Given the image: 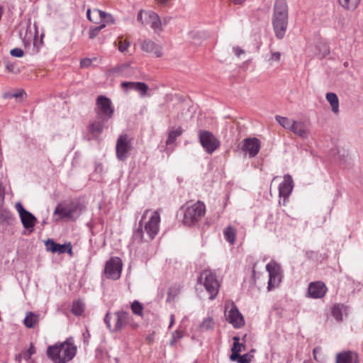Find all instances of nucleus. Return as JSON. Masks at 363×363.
<instances>
[{
  "label": "nucleus",
  "mask_w": 363,
  "mask_h": 363,
  "mask_svg": "<svg viewBox=\"0 0 363 363\" xmlns=\"http://www.w3.org/2000/svg\"><path fill=\"white\" fill-rule=\"evenodd\" d=\"M150 210L144 211L141 220L138 223L137 229L133 234V241L140 243L143 242H150L157 235L160 228V216L157 211L152 212L147 222L145 223L143 230V220L147 217Z\"/></svg>",
  "instance_id": "1"
},
{
  "label": "nucleus",
  "mask_w": 363,
  "mask_h": 363,
  "mask_svg": "<svg viewBox=\"0 0 363 363\" xmlns=\"http://www.w3.org/2000/svg\"><path fill=\"white\" fill-rule=\"evenodd\" d=\"M77 350L74 340L70 337L62 342L48 346L46 354L54 363H67L74 357Z\"/></svg>",
  "instance_id": "2"
},
{
  "label": "nucleus",
  "mask_w": 363,
  "mask_h": 363,
  "mask_svg": "<svg viewBox=\"0 0 363 363\" xmlns=\"http://www.w3.org/2000/svg\"><path fill=\"white\" fill-rule=\"evenodd\" d=\"M289 7L286 0H275L273 8L272 26L276 37L282 39L288 26Z\"/></svg>",
  "instance_id": "3"
},
{
  "label": "nucleus",
  "mask_w": 363,
  "mask_h": 363,
  "mask_svg": "<svg viewBox=\"0 0 363 363\" xmlns=\"http://www.w3.org/2000/svg\"><path fill=\"white\" fill-rule=\"evenodd\" d=\"M197 282L205 288L209 294V298L211 300L216 297L220 284L214 272L209 269L202 271L198 277Z\"/></svg>",
  "instance_id": "4"
},
{
  "label": "nucleus",
  "mask_w": 363,
  "mask_h": 363,
  "mask_svg": "<svg viewBox=\"0 0 363 363\" xmlns=\"http://www.w3.org/2000/svg\"><path fill=\"white\" fill-rule=\"evenodd\" d=\"M115 325L111 328V316L109 313H107L104 318V323L110 331L113 333L121 332L125 326L130 325L133 318L130 313L124 311H118L114 313Z\"/></svg>",
  "instance_id": "5"
},
{
  "label": "nucleus",
  "mask_w": 363,
  "mask_h": 363,
  "mask_svg": "<svg viewBox=\"0 0 363 363\" xmlns=\"http://www.w3.org/2000/svg\"><path fill=\"white\" fill-rule=\"evenodd\" d=\"M205 211V205L200 201L187 207L184 212V224L188 226L194 225L204 216Z\"/></svg>",
  "instance_id": "6"
},
{
  "label": "nucleus",
  "mask_w": 363,
  "mask_h": 363,
  "mask_svg": "<svg viewBox=\"0 0 363 363\" xmlns=\"http://www.w3.org/2000/svg\"><path fill=\"white\" fill-rule=\"evenodd\" d=\"M94 111L98 118L108 121L114 113L111 99L103 95L99 96L96 101Z\"/></svg>",
  "instance_id": "7"
},
{
  "label": "nucleus",
  "mask_w": 363,
  "mask_h": 363,
  "mask_svg": "<svg viewBox=\"0 0 363 363\" xmlns=\"http://www.w3.org/2000/svg\"><path fill=\"white\" fill-rule=\"evenodd\" d=\"M81 212L79 205L74 202L59 203L54 211L55 215L59 216L60 219L68 218L75 220Z\"/></svg>",
  "instance_id": "8"
},
{
  "label": "nucleus",
  "mask_w": 363,
  "mask_h": 363,
  "mask_svg": "<svg viewBox=\"0 0 363 363\" xmlns=\"http://www.w3.org/2000/svg\"><path fill=\"white\" fill-rule=\"evenodd\" d=\"M132 150L131 139L127 134L120 135L116 145V157L120 161H125L129 157Z\"/></svg>",
  "instance_id": "9"
},
{
  "label": "nucleus",
  "mask_w": 363,
  "mask_h": 363,
  "mask_svg": "<svg viewBox=\"0 0 363 363\" xmlns=\"http://www.w3.org/2000/svg\"><path fill=\"white\" fill-rule=\"evenodd\" d=\"M122 260L118 257H111L106 262L104 274L107 279L118 280L121 275Z\"/></svg>",
  "instance_id": "10"
},
{
  "label": "nucleus",
  "mask_w": 363,
  "mask_h": 363,
  "mask_svg": "<svg viewBox=\"0 0 363 363\" xmlns=\"http://www.w3.org/2000/svg\"><path fill=\"white\" fill-rule=\"evenodd\" d=\"M199 137L201 145L208 154H212L220 146V141L208 130H200Z\"/></svg>",
  "instance_id": "11"
},
{
  "label": "nucleus",
  "mask_w": 363,
  "mask_h": 363,
  "mask_svg": "<svg viewBox=\"0 0 363 363\" xmlns=\"http://www.w3.org/2000/svg\"><path fill=\"white\" fill-rule=\"evenodd\" d=\"M266 269L269 273L267 289L271 291L278 287L281 281V268L275 262H270L267 264Z\"/></svg>",
  "instance_id": "12"
},
{
  "label": "nucleus",
  "mask_w": 363,
  "mask_h": 363,
  "mask_svg": "<svg viewBox=\"0 0 363 363\" xmlns=\"http://www.w3.org/2000/svg\"><path fill=\"white\" fill-rule=\"evenodd\" d=\"M15 207L19 214L23 226L26 229L33 228L37 220L35 216L26 210L20 202L16 203Z\"/></svg>",
  "instance_id": "13"
},
{
  "label": "nucleus",
  "mask_w": 363,
  "mask_h": 363,
  "mask_svg": "<svg viewBox=\"0 0 363 363\" xmlns=\"http://www.w3.org/2000/svg\"><path fill=\"white\" fill-rule=\"evenodd\" d=\"M241 150L248 153L250 157H255L260 150V141L256 138H248L242 140Z\"/></svg>",
  "instance_id": "14"
},
{
  "label": "nucleus",
  "mask_w": 363,
  "mask_h": 363,
  "mask_svg": "<svg viewBox=\"0 0 363 363\" xmlns=\"http://www.w3.org/2000/svg\"><path fill=\"white\" fill-rule=\"evenodd\" d=\"M328 291L325 284L320 281L309 284L308 287V296L312 298H321Z\"/></svg>",
  "instance_id": "15"
},
{
  "label": "nucleus",
  "mask_w": 363,
  "mask_h": 363,
  "mask_svg": "<svg viewBox=\"0 0 363 363\" xmlns=\"http://www.w3.org/2000/svg\"><path fill=\"white\" fill-rule=\"evenodd\" d=\"M226 319L235 328H240L245 325L243 316L235 305L227 312Z\"/></svg>",
  "instance_id": "16"
},
{
  "label": "nucleus",
  "mask_w": 363,
  "mask_h": 363,
  "mask_svg": "<svg viewBox=\"0 0 363 363\" xmlns=\"http://www.w3.org/2000/svg\"><path fill=\"white\" fill-rule=\"evenodd\" d=\"M294 187L293 179L291 175L286 174L284 181L279 186V197L284 198V201L289 196Z\"/></svg>",
  "instance_id": "17"
},
{
  "label": "nucleus",
  "mask_w": 363,
  "mask_h": 363,
  "mask_svg": "<svg viewBox=\"0 0 363 363\" xmlns=\"http://www.w3.org/2000/svg\"><path fill=\"white\" fill-rule=\"evenodd\" d=\"M140 47L143 51L150 54H153L157 57H160L162 55V47L151 40H144Z\"/></svg>",
  "instance_id": "18"
},
{
  "label": "nucleus",
  "mask_w": 363,
  "mask_h": 363,
  "mask_svg": "<svg viewBox=\"0 0 363 363\" xmlns=\"http://www.w3.org/2000/svg\"><path fill=\"white\" fill-rule=\"evenodd\" d=\"M121 87L126 91L130 89L135 90L139 92L142 96H145L148 90V86L145 83L138 82H123L121 83Z\"/></svg>",
  "instance_id": "19"
},
{
  "label": "nucleus",
  "mask_w": 363,
  "mask_h": 363,
  "mask_svg": "<svg viewBox=\"0 0 363 363\" xmlns=\"http://www.w3.org/2000/svg\"><path fill=\"white\" fill-rule=\"evenodd\" d=\"M336 363H358V356L352 351L339 352L336 356Z\"/></svg>",
  "instance_id": "20"
},
{
  "label": "nucleus",
  "mask_w": 363,
  "mask_h": 363,
  "mask_svg": "<svg viewBox=\"0 0 363 363\" xmlns=\"http://www.w3.org/2000/svg\"><path fill=\"white\" fill-rule=\"evenodd\" d=\"M108 121V120H104V118H98L90 122L89 125V130L91 134H101L105 126V123Z\"/></svg>",
  "instance_id": "21"
},
{
  "label": "nucleus",
  "mask_w": 363,
  "mask_h": 363,
  "mask_svg": "<svg viewBox=\"0 0 363 363\" xmlns=\"http://www.w3.org/2000/svg\"><path fill=\"white\" fill-rule=\"evenodd\" d=\"M290 131L302 138H307L308 135L306 125L301 121H294V124Z\"/></svg>",
  "instance_id": "22"
},
{
  "label": "nucleus",
  "mask_w": 363,
  "mask_h": 363,
  "mask_svg": "<svg viewBox=\"0 0 363 363\" xmlns=\"http://www.w3.org/2000/svg\"><path fill=\"white\" fill-rule=\"evenodd\" d=\"M40 320V315L32 311L26 312L23 320L25 326L28 328H34Z\"/></svg>",
  "instance_id": "23"
},
{
  "label": "nucleus",
  "mask_w": 363,
  "mask_h": 363,
  "mask_svg": "<svg viewBox=\"0 0 363 363\" xmlns=\"http://www.w3.org/2000/svg\"><path fill=\"white\" fill-rule=\"evenodd\" d=\"M325 99L331 106L332 111L335 114L339 113V99L335 93L328 92L325 95Z\"/></svg>",
  "instance_id": "24"
},
{
  "label": "nucleus",
  "mask_w": 363,
  "mask_h": 363,
  "mask_svg": "<svg viewBox=\"0 0 363 363\" xmlns=\"http://www.w3.org/2000/svg\"><path fill=\"white\" fill-rule=\"evenodd\" d=\"M337 1L343 9L354 11L359 6L361 0H337Z\"/></svg>",
  "instance_id": "25"
},
{
  "label": "nucleus",
  "mask_w": 363,
  "mask_h": 363,
  "mask_svg": "<svg viewBox=\"0 0 363 363\" xmlns=\"http://www.w3.org/2000/svg\"><path fill=\"white\" fill-rule=\"evenodd\" d=\"M94 14H97L99 16L100 20L104 21V23L106 24H114L115 18L114 17L109 13H106L104 11H101L99 9H94L92 11Z\"/></svg>",
  "instance_id": "26"
},
{
  "label": "nucleus",
  "mask_w": 363,
  "mask_h": 363,
  "mask_svg": "<svg viewBox=\"0 0 363 363\" xmlns=\"http://www.w3.org/2000/svg\"><path fill=\"white\" fill-rule=\"evenodd\" d=\"M347 307L341 303H336L332 308V315L337 321L342 320L343 312L346 311Z\"/></svg>",
  "instance_id": "27"
},
{
  "label": "nucleus",
  "mask_w": 363,
  "mask_h": 363,
  "mask_svg": "<svg viewBox=\"0 0 363 363\" xmlns=\"http://www.w3.org/2000/svg\"><path fill=\"white\" fill-rule=\"evenodd\" d=\"M182 289L179 284H174L171 286L167 291V302H172L179 295Z\"/></svg>",
  "instance_id": "28"
},
{
  "label": "nucleus",
  "mask_w": 363,
  "mask_h": 363,
  "mask_svg": "<svg viewBox=\"0 0 363 363\" xmlns=\"http://www.w3.org/2000/svg\"><path fill=\"white\" fill-rule=\"evenodd\" d=\"M275 120L284 128L289 130H291L292 125L294 124V121H295L294 120L281 116H276Z\"/></svg>",
  "instance_id": "29"
},
{
  "label": "nucleus",
  "mask_w": 363,
  "mask_h": 363,
  "mask_svg": "<svg viewBox=\"0 0 363 363\" xmlns=\"http://www.w3.org/2000/svg\"><path fill=\"white\" fill-rule=\"evenodd\" d=\"M223 234L226 241L229 242L230 244H234L236 236V230L234 228L228 226L225 228Z\"/></svg>",
  "instance_id": "30"
},
{
  "label": "nucleus",
  "mask_w": 363,
  "mask_h": 363,
  "mask_svg": "<svg viewBox=\"0 0 363 363\" xmlns=\"http://www.w3.org/2000/svg\"><path fill=\"white\" fill-rule=\"evenodd\" d=\"M11 212L6 209L0 208V223L10 224L13 220Z\"/></svg>",
  "instance_id": "31"
},
{
  "label": "nucleus",
  "mask_w": 363,
  "mask_h": 363,
  "mask_svg": "<svg viewBox=\"0 0 363 363\" xmlns=\"http://www.w3.org/2000/svg\"><path fill=\"white\" fill-rule=\"evenodd\" d=\"M183 133V130L181 127L177 128L175 130H172L169 133L168 138L166 141L167 145L174 143L177 137L180 136Z\"/></svg>",
  "instance_id": "32"
},
{
  "label": "nucleus",
  "mask_w": 363,
  "mask_h": 363,
  "mask_svg": "<svg viewBox=\"0 0 363 363\" xmlns=\"http://www.w3.org/2000/svg\"><path fill=\"white\" fill-rule=\"evenodd\" d=\"M215 325V323L212 318L208 317L202 321L199 325V329L201 331H207L213 330Z\"/></svg>",
  "instance_id": "33"
},
{
  "label": "nucleus",
  "mask_w": 363,
  "mask_h": 363,
  "mask_svg": "<svg viewBox=\"0 0 363 363\" xmlns=\"http://www.w3.org/2000/svg\"><path fill=\"white\" fill-rule=\"evenodd\" d=\"M84 310V304L82 301L77 300L74 301L72 307V312L75 315H81Z\"/></svg>",
  "instance_id": "34"
},
{
  "label": "nucleus",
  "mask_w": 363,
  "mask_h": 363,
  "mask_svg": "<svg viewBox=\"0 0 363 363\" xmlns=\"http://www.w3.org/2000/svg\"><path fill=\"white\" fill-rule=\"evenodd\" d=\"M35 352H36L35 347L33 343H32V342L30 344V347L28 349L23 350L21 351L23 358L26 362H28L30 359L32 355L34 354Z\"/></svg>",
  "instance_id": "35"
},
{
  "label": "nucleus",
  "mask_w": 363,
  "mask_h": 363,
  "mask_svg": "<svg viewBox=\"0 0 363 363\" xmlns=\"http://www.w3.org/2000/svg\"><path fill=\"white\" fill-rule=\"evenodd\" d=\"M131 310L132 312L136 315L143 317V306L140 302L138 301H134L131 303Z\"/></svg>",
  "instance_id": "36"
},
{
  "label": "nucleus",
  "mask_w": 363,
  "mask_h": 363,
  "mask_svg": "<svg viewBox=\"0 0 363 363\" xmlns=\"http://www.w3.org/2000/svg\"><path fill=\"white\" fill-rule=\"evenodd\" d=\"M149 17L151 20V28L153 29H158L161 27V21L160 17L155 12H150Z\"/></svg>",
  "instance_id": "37"
},
{
  "label": "nucleus",
  "mask_w": 363,
  "mask_h": 363,
  "mask_svg": "<svg viewBox=\"0 0 363 363\" xmlns=\"http://www.w3.org/2000/svg\"><path fill=\"white\" fill-rule=\"evenodd\" d=\"M233 346L231 349L232 354H237L238 356H240V352L242 351V347H244L242 344H240L239 342L240 338L239 337L235 336L233 337Z\"/></svg>",
  "instance_id": "38"
},
{
  "label": "nucleus",
  "mask_w": 363,
  "mask_h": 363,
  "mask_svg": "<svg viewBox=\"0 0 363 363\" xmlns=\"http://www.w3.org/2000/svg\"><path fill=\"white\" fill-rule=\"evenodd\" d=\"M56 252L59 254L67 252L69 255H72V247L71 243L69 242L67 245L58 244Z\"/></svg>",
  "instance_id": "39"
},
{
  "label": "nucleus",
  "mask_w": 363,
  "mask_h": 363,
  "mask_svg": "<svg viewBox=\"0 0 363 363\" xmlns=\"http://www.w3.org/2000/svg\"><path fill=\"white\" fill-rule=\"evenodd\" d=\"M105 27H106L105 23H102L99 26L90 28L89 31V38H91V39L94 38L96 36H97L99 35V32Z\"/></svg>",
  "instance_id": "40"
},
{
  "label": "nucleus",
  "mask_w": 363,
  "mask_h": 363,
  "mask_svg": "<svg viewBox=\"0 0 363 363\" xmlns=\"http://www.w3.org/2000/svg\"><path fill=\"white\" fill-rule=\"evenodd\" d=\"M45 245L48 251H50L53 253L56 252L58 243L55 242L52 239H48L45 242Z\"/></svg>",
  "instance_id": "41"
},
{
  "label": "nucleus",
  "mask_w": 363,
  "mask_h": 363,
  "mask_svg": "<svg viewBox=\"0 0 363 363\" xmlns=\"http://www.w3.org/2000/svg\"><path fill=\"white\" fill-rule=\"evenodd\" d=\"M129 67L128 64H122L121 65H118V67H116L113 69H111L109 72L111 74L120 75L123 73V72L127 69Z\"/></svg>",
  "instance_id": "42"
},
{
  "label": "nucleus",
  "mask_w": 363,
  "mask_h": 363,
  "mask_svg": "<svg viewBox=\"0 0 363 363\" xmlns=\"http://www.w3.org/2000/svg\"><path fill=\"white\" fill-rule=\"evenodd\" d=\"M244 357L238 356L237 354H230V359L233 362H238V363H250V359H244Z\"/></svg>",
  "instance_id": "43"
},
{
  "label": "nucleus",
  "mask_w": 363,
  "mask_h": 363,
  "mask_svg": "<svg viewBox=\"0 0 363 363\" xmlns=\"http://www.w3.org/2000/svg\"><path fill=\"white\" fill-rule=\"evenodd\" d=\"M10 54L13 57H21L24 55V52L21 48H16L10 51Z\"/></svg>",
  "instance_id": "44"
},
{
  "label": "nucleus",
  "mask_w": 363,
  "mask_h": 363,
  "mask_svg": "<svg viewBox=\"0 0 363 363\" xmlns=\"http://www.w3.org/2000/svg\"><path fill=\"white\" fill-rule=\"evenodd\" d=\"M130 46V43L128 40L121 41L118 46V50L120 52H123L127 50L128 48Z\"/></svg>",
  "instance_id": "45"
},
{
  "label": "nucleus",
  "mask_w": 363,
  "mask_h": 363,
  "mask_svg": "<svg viewBox=\"0 0 363 363\" xmlns=\"http://www.w3.org/2000/svg\"><path fill=\"white\" fill-rule=\"evenodd\" d=\"M91 64V60L89 58H84V59L82 60L80 62L81 67H83V68L88 67L89 66H90Z\"/></svg>",
  "instance_id": "46"
},
{
  "label": "nucleus",
  "mask_w": 363,
  "mask_h": 363,
  "mask_svg": "<svg viewBox=\"0 0 363 363\" xmlns=\"http://www.w3.org/2000/svg\"><path fill=\"white\" fill-rule=\"evenodd\" d=\"M280 58H281V53L279 52H274L272 53L269 60L279 62L280 60Z\"/></svg>",
  "instance_id": "47"
},
{
  "label": "nucleus",
  "mask_w": 363,
  "mask_h": 363,
  "mask_svg": "<svg viewBox=\"0 0 363 363\" xmlns=\"http://www.w3.org/2000/svg\"><path fill=\"white\" fill-rule=\"evenodd\" d=\"M26 93L23 90H20L18 92L13 93V94H11V96L13 97V98L18 99V98L22 97Z\"/></svg>",
  "instance_id": "48"
},
{
  "label": "nucleus",
  "mask_w": 363,
  "mask_h": 363,
  "mask_svg": "<svg viewBox=\"0 0 363 363\" xmlns=\"http://www.w3.org/2000/svg\"><path fill=\"white\" fill-rule=\"evenodd\" d=\"M233 52L235 55L238 57L240 56L241 54L244 53V50L239 47H234Z\"/></svg>",
  "instance_id": "49"
},
{
  "label": "nucleus",
  "mask_w": 363,
  "mask_h": 363,
  "mask_svg": "<svg viewBox=\"0 0 363 363\" xmlns=\"http://www.w3.org/2000/svg\"><path fill=\"white\" fill-rule=\"evenodd\" d=\"M91 9H89L86 11V17H87L88 20H89V21H91V22H93V23H97V21H96L95 19H94V18H91Z\"/></svg>",
  "instance_id": "50"
},
{
  "label": "nucleus",
  "mask_w": 363,
  "mask_h": 363,
  "mask_svg": "<svg viewBox=\"0 0 363 363\" xmlns=\"http://www.w3.org/2000/svg\"><path fill=\"white\" fill-rule=\"evenodd\" d=\"M173 337H175L176 340L180 339L182 337L183 335L182 333L180 331H176L172 334Z\"/></svg>",
  "instance_id": "51"
},
{
  "label": "nucleus",
  "mask_w": 363,
  "mask_h": 363,
  "mask_svg": "<svg viewBox=\"0 0 363 363\" xmlns=\"http://www.w3.org/2000/svg\"><path fill=\"white\" fill-rule=\"evenodd\" d=\"M6 69L11 72H14V65L13 64H6Z\"/></svg>",
  "instance_id": "52"
},
{
  "label": "nucleus",
  "mask_w": 363,
  "mask_h": 363,
  "mask_svg": "<svg viewBox=\"0 0 363 363\" xmlns=\"http://www.w3.org/2000/svg\"><path fill=\"white\" fill-rule=\"evenodd\" d=\"M137 20L138 21L140 22L142 24H143V10H140L137 16Z\"/></svg>",
  "instance_id": "53"
},
{
  "label": "nucleus",
  "mask_w": 363,
  "mask_h": 363,
  "mask_svg": "<svg viewBox=\"0 0 363 363\" xmlns=\"http://www.w3.org/2000/svg\"><path fill=\"white\" fill-rule=\"evenodd\" d=\"M320 350H321V349L319 347H315V348L313 349V357H314L315 359H317L316 354H318V352H320Z\"/></svg>",
  "instance_id": "54"
},
{
  "label": "nucleus",
  "mask_w": 363,
  "mask_h": 363,
  "mask_svg": "<svg viewBox=\"0 0 363 363\" xmlns=\"http://www.w3.org/2000/svg\"><path fill=\"white\" fill-rule=\"evenodd\" d=\"M22 359H23V355H22L21 352L15 355V360L17 362L21 363Z\"/></svg>",
  "instance_id": "55"
},
{
  "label": "nucleus",
  "mask_w": 363,
  "mask_h": 363,
  "mask_svg": "<svg viewBox=\"0 0 363 363\" xmlns=\"http://www.w3.org/2000/svg\"><path fill=\"white\" fill-rule=\"evenodd\" d=\"M229 1L235 5L242 4L245 1V0H229Z\"/></svg>",
  "instance_id": "56"
},
{
  "label": "nucleus",
  "mask_w": 363,
  "mask_h": 363,
  "mask_svg": "<svg viewBox=\"0 0 363 363\" xmlns=\"http://www.w3.org/2000/svg\"><path fill=\"white\" fill-rule=\"evenodd\" d=\"M158 4L162 6H167L169 1V0H156Z\"/></svg>",
  "instance_id": "57"
},
{
  "label": "nucleus",
  "mask_w": 363,
  "mask_h": 363,
  "mask_svg": "<svg viewBox=\"0 0 363 363\" xmlns=\"http://www.w3.org/2000/svg\"><path fill=\"white\" fill-rule=\"evenodd\" d=\"M4 188L2 185V183L0 182V196H4Z\"/></svg>",
  "instance_id": "58"
},
{
  "label": "nucleus",
  "mask_w": 363,
  "mask_h": 363,
  "mask_svg": "<svg viewBox=\"0 0 363 363\" xmlns=\"http://www.w3.org/2000/svg\"><path fill=\"white\" fill-rule=\"evenodd\" d=\"M240 357H244L243 358L244 359H250V357H252V356H250V354H245L243 355H240Z\"/></svg>",
  "instance_id": "59"
},
{
  "label": "nucleus",
  "mask_w": 363,
  "mask_h": 363,
  "mask_svg": "<svg viewBox=\"0 0 363 363\" xmlns=\"http://www.w3.org/2000/svg\"><path fill=\"white\" fill-rule=\"evenodd\" d=\"M11 94H12L11 93H6V94H4V97H5V98H12V97L11 96Z\"/></svg>",
  "instance_id": "60"
},
{
  "label": "nucleus",
  "mask_w": 363,
  "mask_h": 363,
  "mask_svg": "<svg viewBox=\"0 0 363 363\" xmlns=\"http://www.w3.org/2000/svg\"><path fill=\"white\" fill-rule=\"evenodd\" d=\"M176 338L172 337V340L170 342L171 345H173L176 342Z\"/></svg>",
  "instance_id": "61"
},
{
  "label": "nucleus",
  "mask_w": 363,
  "mask_h": 363,
  "mask_svg": "<svg viewBox=\"0 0 363 363\" xmlns=\"http://www.w3.org/2000/svg\"><path fill=\"white\" fill-rule=\"evenodd\" d=\"M171 319L172 320H171V323H170V325L169 326H171L172 325L173 321H174V315H171Z\"/></svg>",
  "instance_id": "62"
},
{
  "label": "nucleus",
  "mask_w": 363,
  "mask_h": 363,
  "mask_svg": "<svg viewBox=\"0 0 363 363\" xmlns=\"http://www.w3.org/2000/svg\"><path fill=\"white\" fill-rule=\"evenodd\" d=\"M303 363H312L311 360H305Z\"/></svg>",
  "instance_id": "63"
},
{
  "label": "nucleus",
  "mask_w": 363,
  "mask_h": 363,
  "mask_svg": "<svg viewBox=\"0 0 363 363\" xmlns=\"http://www.w3.org/2000/svg\"><path fill=\"white\" fill-rule=\"evenodd\" d=\"M344 66H345V67H347V66H348V62H345L344 63Z\"/></svg>",
  "instance_id": "64"
}]
</instances>
